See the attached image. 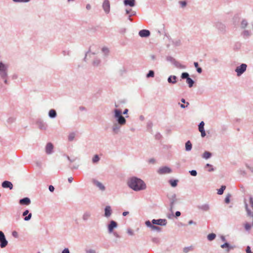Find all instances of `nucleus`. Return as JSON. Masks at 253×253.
Masks as SVG:
<instances>
[{"label":"nucleus","instance_id":"nucleus-12","mask_svg":"<svg viewBox=\"0 0 253 253\" xmlns=\"http://www.w3.org/2000/svg\"><path fill=\"white\" fill-rule=\"evenodd\" d=\"M123 125H120L117 123H114L112 126V132L114 134H117L120 132L121 127Z\"/></svg>","mask_w":253,"mask_h":253},{"label":"nucleus","instance_id":"nucleus-30","mask_svg":"<svg viewBox=\"0 0 253 253\" xmlns=\"http://www.w3.org/2000/svg\"><path fill=\"white\" fill-rule=\"evenodd\" d=\"M91 216V212L89 211H85L84 212L82 218L84 221H87Z\"/></svg>","mask_w":253,"mask_h":253},{"label":"nucleus","instance_id":"nucleus-33","mask_svg":"<svg viewBox=\"0 0 253 253\" xmlns=\"http://www.w3.org/2000/svg\"><path fill=\"white\" fill-rule=\"evenodd\" d=\"M185 150L186 151H190L192 148V144L190 140H188L185 145Z\"/></svg>","mask_w":253,"mask_h":253},{"label":"nucleus","instance_id":"nucleus-53","mask_svg":"<svg viewBox=\"0 0 253 253\" xmlns=\"http://www.w3.org/2000/svg\"><path fill=\"white\" fill-rule=\"evenodd\" d=\"M14 2H28L30 0H12Z\"/></svg>","mask_w":253,"mask_h":253},{"label":"nucleus","instance_id":"nucleus-25","mask_svg":"<svg viewBox=\"0 0 253 253\" xmlns=\"http://www.w3.org/2000/svg\"><path fill=\"white\" fill-rule=\"evenodd\" d=\"M215 27L221 32L225 31V26L224 24L220 22H217L215 25Z\"/></svg>","mask_w":253,"mask_h":253},{"label":"nucleus","instance_id":"nucleus-16","mask_svg":"<svg viewBox=\"0 0 253 253\" xmlns=\"http://www.w3.org/2000/svg\"><path fill=\"white\" fill-rule=\"evenodd\" d=\"M31 203V200L28 197H25L19 200V203L22 206H29Z\"/></svg>","mask_w":253,"mask_h":253},{"label":"nucleus","instance_id":"nucleus-58","mask_svg":"<svg viewBox=\"0 0 253 253\" xmlns=\"http://www.w3.org/2000/svg\"><path fill=\"white\" fill-rule=\"evenodd\" d=\"M206 167V168H208V167H210V168H211V169H209V170H208V171H210V172H211V171H213V170H214V169L212 168V166L210 164H206V167Z\"/></svg>","mask_w":253,"mask_h":253},{"label":"nucleus","instance_id":"nucleus-37","mask_svg":"<svg viewBox=\"0 0 253 253\" xmlns=\"http://www.w3.org/2000/svg\"><path fill=\"white\" fill-rule=\"evenodd\" d=\"M152 126H153V123L151 121H149L147 122V130L151 133H152Z\"/></svg>","mask_w":253,"mask_h":253},{"label":"nucleus","instance_id":"nucleus-34","mask_svg":"<svg viewBox=\"0 0 253 253\" xmlns=\"http://www.w3.org/2000/svg\"><path fill=\"white\" fill-rule=\"evenodd\" d=\"M194 249V247L192 246L186 247L183 248V251L184 253H187L190 251H193Z\"/></svg>","mask_w":253,"mask_h":253},{"label":"nucleus","instance_id":"nucleus-49","mask_svg":"<svg viewBox=\"0 0 253 253\" xmlns=\"http://www.w3.org/2000/svg\"><path fill=\"white\" fill-rule=\"evenodd\" d=\"M152 241L155 244H159L160 242V239L157 237H154L152 239Z\"/></svg>","mask_w":253,"mask_h":253},{"label":"nucleus","instance_id":"nucleus-60","mask_svg":"<svg viewBox=\"0 0 253 253\" xmlns=\"http://www.w3.org/2000/svg\"><path fill=\"white\" fill-rule=\"evenodd\" d=\"M127 233L129 235H131V236H133V235H134V232H133V230H132V229H131L130 228H128V229H127Z\"/></svg>","mask_w":253,"mask_h":253},{"label":"nucleus","instance_id":"nucleus-4","mask_svg":"<svg viewBox=\"0 0 253 253\" xmlns=\"http://www.w3.org/2000/svg\"><path fill=\"white\" fill-rule=\"evenodd\" d=\"M166 60L167 61L171 62L177 68L185 69L186 68L185 66L182 65L180 63L176 61L174 58L170 56H167Z\"/></svg>","mask_w":253,"mask_h":253},{"label":"nucleus","instance_id":"nucleus-64","mask_svg":"<svg viewBox=\"0 0 253 253\" xmlns=\"http://www.w3.org/2000/svg\"><path fill=\"white\" fill-rule=\"evenodd\" d=\"M61 253H70V251L68 248H65Z\"/></svg>","mask_w":253,"mask_h":253},{"label":"nucleus","instance_id":"nucleus-46","mask_svg":"<svg viewBox=\"0 0 253 253\" xmlns=\"http://www.w3.org/2000/svg\"><path fill=\"white\" fill-rule=\"evenodd\" d=\"M100 160L99 156L97 155H95L92 158V162L93 163H97Z\"/></svg>","mask_w":253,"mask_h":253},{"label":"nucleus","instance_id":"nucleus-57","mask_svg":"<svg viewBox=\"0 0 253 253\" xmlns=\"http://www.w3.org/2000/svg\"><path fill=\"white\" fill-rule=\"evenodd\" d=\"M135 15H136V12L135 11H132L131 12V14L129 15L128 17V19L129 21H132V19H131V17L132 16H134Z\"/></svg>","mask_w":253,"mask_h":253},{"label":"nucleus","instance_id":"nucleus-63","mask_svg":"<svg viewBox=\"0 0 253 253\" xmlns=\"http://www.w3.org/2000/svg\"><path fill=\"white\" fill-rule=\"evenodd\" d=\"M12 236L15 238H18V234L16 231H14L12 233Z\"/></svg>","mask_w":253,"mask_h":253},{"label":"nucleus","instance_id":"nucleus-15","mask_svg":"<svg viewBox=\"0 0 253 253\" xmlns=\"http://www.w3.org/2000/svg\"><path fill=\"white\" fill-rule=\"evenodd\" d=\"M102 7L106 13L108 14L110 12V4L108 0H105L102 4Z\"/></svg>","mask_w":253,"mask_h":253},{"label":"nucleus","instance_id":"nucleus-8","mask_svg":"<svg viewBox=\"0 0 253 253\" xmlns=\"http://www.w3.org/2000/svg\"><path fill=\"white\" fill-rule=\"evenodd\" d=\"M151 223L153 225H158L160 226H165L167 224V220L166 219H153L151 221Z\"/></svg>","mask_w":253,"mask_h":253},{"label":"nucleus","instance_id":"nucleus-21","mask_svg":"<svg viewBox=\"0 0 253 253\" xmlns=\"http://www.w3.org/2000/svg\"><path fill=\"white\" fill-rule=\"evenodd\" d=\"M93 183L94 185L97 187L100 190L103 191L105 190V187L104 186V185L100 182L98 181V180L94 179L93 180Z\"/></svg>","mask_w":253,"mask_h":253},{"label":"nucleus","instance_id":"nucleus-6","mask_svg":"<svg viewBox=\"0 0 253 253\" xmlns=\"http://www.w3.org/2000/svg\"><path fill=\"white\" fill-rule=\"evenodd\" d=\"M181 78L182 79H186V83L188 84L189 87H192L194 84V81L189 77V75L187 72H183L181 75Z\"/></svg>","mask_w":253,"mask_h":253},{"label":"nucleus","instance_id":"nucleus-35","mask_svg":"<svg viewBox=\"0 0 253 253\" xmlns=\"http://www.w3.org/2000/svg\"><path fill=\"white\" fill-rule=\"evenodd\" d=\"M211 153L209 151H205L203 154V157L206 159H208L211 157Z\"/></svg>","mask_w":253,"mask_h":253},{"label":"nucleus","instance_id":"nucleus-23","mask_svg":"<svg viewBox=\"0 0 253 253\" xmlns=\"http://www.w3.org/2000/svg\"><path fill=\"white\" fill-rule=\"evenodd\" d=\"M37 125L40 129L42 130H45L47 126V124L41 120L37 121Z\"/></svg>","mask_w":253,"mask_h":253},{"label":"nucleus","instance_id":"nucleus-20","mask_svg":"<svg viewBox=\"0 0 253 253\" xmlns=\"http://www.w3.org/2000/svg\"><path fill=\"white\" fill-rule=\"evenodd\" d=\"M1 186L4 188H9L10 190H11L13 188L12 183L7 180H5L2 182Z\"/></svg>","mask_w":253,"mask_h":253},{"label":"nucleus","instance_id":"nucleus-32","mask_svg":"<svg viewBox=\"0 0 253 253\" xmlns=\"http://www.w3.org/2000/svg\"><path fill=\"white\" fill-rule=\"evenodd\" d=\"M178 180L177 179H170L169 180V183L172 187H175L177 186Z\"/></svg>","mask_w":253,"mask_h":253},{"label":"nucleus","instance_id":"nucleus-5","mask_svg":"<svg viewBox=\"0 0 253 253\" xmlns=\"http://www.w3.org/2000/svg\"><path fill=\"white\" fill-rule=\"evenodd\" d=\"M247 65L246 64L242 63L240 66H237L235 69V72L238 77L241 76L247 70Z\"/></svg>","mask_w":253,"mask_h":253},{"label":"nucleus","instance_id":"nucleus-11","mask_svg":"<svg viewBox=\"0 0 253 253\" xmlns=\"http://www.w3.org/2000/svg\"><path fill=\"white\" fill-rule=\"evenodd\" d=\"M118 226V223L114 220H111L108 225V230L109 233H112L115 228Z\"/></svg>","mask_w":253,"mask_h":253},{"label":"nucleus","instance_id":"nucleus-28","mask_svg":"<svg viewBox=\"0 0 253 253\" xmlns=\"http://www.w3.org/2000/svg\"><path fill=\"white\" fill-rule=\"evenodd\" d=\"M48 116L51 119H54L57 117V113L55 109H50L48 112Z\"/></svg>","mask_w":253,"mask_h":253},{"label":"nucleus","instance_id":"nucleus-24","mask_svg":"<svg viewBox=\"0 0 253 253\" xmlns=\"http://www.w3.org/2000/svg\"><path fill=\"white\" fill-rule=\"evenodd\" d=\"M177 199L176 198V195L175 194H173L171 197L169 198L170 201V209H172L175 203L176 202Z\"/></svg>","mask_w":253,"mask_h":253},{"label":"nucleus","instance_id":"nucleus-42","mask_svg":"<svg viewBox=\"0 0 253 253\" xmlns=\"http://www.w3.org/2000/svg\"><path fill=\"white\" fill-rule=\"evenodd\" d=\"M181 102H182L183 103H186V106H185V105H184V104H180V107H181L182 108H186V107H187V106H188V105H189V102H186L185 99H184V98H182V99H181Z\"/></svg>","mask_w":253,"mask_h":253},{"label":"nucleus","instance_id":"nucleus-27","mask_svg":"<svg viewBox=\"0 0 253 253\" xmlns=\"http://www.w3.org/2000/svg\"><path fill=\"white\" fill-rule=\"evenodd\" d=\"M249 25V23L246 19H243L241 22L240 27L241 29H245Z\"/></svg>","mask_w":253,"mask_h":253},{"label":"nucleus","instance_id":"nucleus-19","mask_svg":"<svg viewBox=\"0 0 253 253\" xmlns=\"http://www.w3.org/2000/svg\"><path fill=\"white\" fill-rule=\"evenodd\" d=\"M53 145L51 142L47 143L45 146V152L47 154H51L53 153Z\"/></svg>","mask_w":253,"mask_h":253},{"label":"nucleus","instance_id":"nucleus-31","mask_svg":"<svg viewBox=\"0 0 253 253\" xmlns=\"http://www.w3.org/2000/svg\"><path fill=\"white\" fill-rule=\"evenodd\" d=\"M177 77L175 76H170L168 79V82L170 84H175L176 83Z\"/></svg>","mask_w":253,"mask_h":253},{"label":"nucleus","instance_id":"nucleus-18","mask_svg":"<svg viewBox=\"0 0 253 253\" xmlns=\"http://www.w3.org/2000/svg\"><path fill=\"white\" fill-rule=\"evenodd\" d=\"M150 32L148 30L143 29L139 31L138 35L142 38H147L150 35Z\"/></svg>","mask_w":253,"mask_h":253},{"label":"nucleus","instance_id":"nucleus-51","mask_svg":"<svg viewBox=\"0 0 253 253\" xmlns=\"http://www.w3.org/2000/svg\"><path fill=\"white\" fill-rule=\"evenodd\" d=\"M244 227L246 230L249 231L251 228V225L247 222L245 224Z\"/></svg>","mask_w":253,"mask_h":253},{"label":"nucleus","instance_id":"nucleus-1","mask_svg":"<svg viewBox=\"0 0 253 253\" xmlns=\"http://www.w3.org/2000/svg\"><path fill=\"white\" fill-rule=\"evenodd\" d=\"M127 185L129 188L134 191H142L145 190L147 188L145 182L136 176H132L129 178L127 181Z\"/></svg>","mask_w":253,"mask_h":253},{"label":"nucleus","instance_id":"nucleus-26","mask_svg":"<svg viewBox=\"0 0 253 253\" xmlns=\"http://www.w3.org/2000/svg\"><path fill=\"white\" fill-rule=\"evenodd\" d=\"M124 3L126 6H129L130 7H133L135 4V0H124Z\"/></svg>","mask_w":253,"mask_h":253},{"label":"nucleus","instance_id":"nucleus-54","mask_svg":"<svg viewBox=\"0 0 253 253\" xmlns=\"http://www.w3.org/2000/svg\"><path fill=\"white\" fill-rule=\"evenodd\" d=\"M190 174L193 176H196L197 175V172L196 170H191L189 171Z\"/></svg>","mask_w":253,"mask_h":253},{"label":"nucleus","instance_id":"nucleus-56","mask_svg":"<svg viewBox=\"0 0 253 253\" xmlns=\"http://www.w3.org/2000/svg\"><path fill=\"white\" fill-rule=\"evenodd\" d=\"M155 139H157V140H160L162 137V135L160 134V133L159 132H158L155 135Z\"/></svg>","mask_w":253,"mask_h":253},{"label":"nucleus","instance_id":"nucleus-39","mask_svg":"<svg viewBox=\"0 0 253 253\" xmlns=\"http://www.w3.org/2000/svg\"><path fill=\"white\" fill-rule=\"evenodd\" d=\"M155 76V72L153 70H149L148 73L146 74V78H153Z\"/></svg>","mask_w":253,"mask_h":253},{"label":"nucleus","instance_id":"nucleus-38","mask_svg":"<svg viewBox=\"0 0 253 253\" xmlns=\"http://www.w3.org/2000/svg\"><path fill=\"white\" fill-rule=\"evenodd\" d=\"M194 65L195 67L196 68V70H197V72L200 74L202 72L203 70H202V68L199 67L198 63L197 62H194Z\"/></svg>","mask_w":253,"mask_h":253},{"label":"nucleus","instance_id":"nucleus-40","mask_svg":"<svg viewBox=\"0 0 253 253\" xmlns=\"http://www.w3.org/2000/svg\"><path fill=\"white\" fill-rule=\"evenodd\" d=\"M76 136V133L75 132H71L68 135V140L69 141H72L74 140Z\"/></svg>","mask_w":253,"mask_h":253},{"label":"nucleus","instance_id":"nucleus-43","mask_svg":"<svg viewBox=\"0 0 253 253\" xmlns=\"http://www.w3.org/2000/svg\"><path fill=\"white\" fill-rule=\"evenodd\" d=\"M16 118L14 117H10L7 120V122L9 124H11L15 122Z\"/></svg>","mask_w":253,"mask_h":253},{"label":"nucleus","instance_id":"nucleus-48","mask_svg":"<svg viewBox=\"0 0 253 253\" xmlns=\"http://www.w3.org/2000/svg\"><path fill=\"white\" fill-rule=\"evenodd\" d=\"M179 3L180 4V5L182 8L185 7L187 5V4L186 1H185V0L179 1Z\"/></svg>","mask_w":253,"mask_h":253},{"label":"nucleus","instance_id":"nucleus-45","mask_svg":"<svg viewBox=\"0 0 253 253\" xmlns=\"http://www.w3.org/2000/svg\"><path fill=\"white\" fill-rule=\"evenodd\" d=\"M205 123L203 121H202L198 126V129L199 131L203 130L204 129Z\"/></svg>","mask_w":253,"mask_h":253},{"label":"nucleus","instance_id":"nucleus-29","mask_svg":"<svg viewBox=\"0 0 253 253\" xmlns=\"http://www.w3.org/2000/svg\"><path fill=\"white\" fill-rule=\"evenodd\" d=\"M198 209L204 211H208L210 210V206L208 204H204L197 207Z\"/></svg>","mask_w":253,"mask_h":253},{"label":"nucleus","instance_id":"nucleus-2","mask_svg":"<svg viewBox=\"0 0 253 253\" xmlns=\"http://www.w3.org/2000/svg\"><path fill=\"white\" fill-rule=\"evenodd\" d=\"M114 117L116 119V123L120 125H125L126 121L125 118L122 115V111L120 109H115L113 111Z\"/></svg>","mask_w":253,"mask_h":253},{"label":"nucleus","instance_id":"nucleus-62","mask_svg":"<svg viewBox=\"0 0 253 253\" xmlns=\"http://www.w3.org/2000/svg\"><path fill=\"white\" fill-rule=\"evenodd\" d=\"M86 253H96V251L92 249H88L85 251Z\"/></svg>","mask_w":253,"mask_h":253},{"label":"nucleus","instance_id":"nucleus-13","mask_svg":"<svg viewBox=\"0 0 253 253\" xmlns=\"http://www.w3.org/2000/svg\"><path fill=\"white\" fill-rule=\"evenodd\" d=\"M222 249H225L226 253H229L232 250H234L236 248L235 245H231L228 242H225L220 246Z\"/></svg>","mask_w":253,"mask_h":253},{"label":"nucleus","instance_id":"nucleus-3","mask_svg":"<svg viewBox=\"0 0 253 253\" xmlns=\"http://www.w3.org/2000/svg\"><path fill=\"white\" fill-rule=\"evenodd\" d=\"M0 77L1 78L8 77V66L1 61L0 62Z\"/></svg>","mask_w":253,"mask_h":253},{"label":"nucleus","instance_id":"nucleus-59","mask_svg":"<svg viewBox=\"0 0 253 253\" xmlns=\"http://www.w3.org/2000/svg\"><path fill=\"white\" fill-rule=\"evenodd\" d=\"M246 167L248 169H249L251 171V172L252 173H253V166H250L248 164H246Z\"/></svg>","mask_w":253,"mask_h":253},{"label":"nucleus","instance_id":"nucleus-36","mask_svg":"<svg viewBox=\"0 0 253 253\" xmlns=\"http://www.w3.org/2000/svg\"><path fill=\"white\" fill-rule=\"evenodd\" d=\"M216 237V234L214 233H210L207 236V239L209 241H211L215 239Z\"/></svg>","mask_w":253,"mask_h":253},{"label":"nucleus","instance_id":"nucleus-7","mask_svg":"<svg viewBox=\"0 0 253 253\" xmlns=\"http://www.w3.org/2000/svg\"><path fill=\"white\" fill-rule=\"evenodd\" d=\"M8 244L5 236L1 231H0V247L1 248H5Z\"/></svg>","mask_w":253,"mask_h":253},{"label":"nucleus","instance_id":"nucleus-14","mask_svg":"<svg viewBox=\"0 0 253 253\" xmlns=\"http://www.w3.org/2000/svg\"><path fill=\"white\" fill-rule=\"evenodd\" d=\"M252 35V32L251 30L244 29V30L241 33V36L244 39H249Z\"/></svg>","mask_w":253,"mask_h":253},{"label":"nucleus","instance_id":"nucleus-52","mask_svg":"<svg viewBox=\"0 0 253 253\" xmlns=\"http://www.w3.org/2000/svg\"><path fill=\"white\" fill-rule=\"evenodd\" d=\"M70 51L69 50H64L62 51V53L64 56L70 55Z\"/></svg>","mask_w":253,"mask_h":253},{"label":"nucleus","instance_id":"nucleus-17","mask_svg":"<svg viewBox=\"0 0 253 253\" xmlns=\"http://www.w3.org/2000/svg\"><path fill=\"white\" fill-rule=\"evenodd\" d=\"M22 215L24 217L23 219L25 221H29L31 219L32 214V213L29 212L28 210H26L23 212Z\"/></svg>","mask_w":253,"mask_h":253},{"label":"nucleus","instance_id":"nucleus-44","mask_svg":"<svg viewBox=\"0 0 253 253\" xmlns=\"http://www.w3.org/2000/svg\"><path fill=\"white\" fill-rule=\"evenodd\" d=\"M100 63V60L98 58H95L93 61V65L94 66H98Z\"/></svg>","mask_w":253,"mask_h":253},{"label":"nucleus","instance_id":"nucleus-10","mask_svg":"<svg viewBox=\"0 0 253 253\" xmlns=\"http://www.w3.org/2000/svg\"><path fill=\"white\" fill-rule=\"evenodd\" d=\"M145 224L147 227L150 228L152 230H156L158 232H160L162 230L161 227L152 224L150 220H146Z\"/></svg>","mask_w":253,"mask_h":253},{"label":"nucleus","instance_id":"nucleus-9","mask_svg":"<svg viewBox=\"0 0 253 253\" xmlns=\"http://www.w3.org/2000/svg\"><path fill=\"white\" fill-rule=\"evenodd\" d=\"M171 171H172L171 169L167 166L162 167L160 168L157 170V172L159 174H165L170 173L171 172Z\"/></svg>","mask_w":253,"mask_h":253},{"label":"nucleus","instance_id":"nucleus-61","mask_svg":"<svg viewBox=\"0 0 253 253\" xmlns=\"http://www.w3.org/2000/svg\"><path fill=\"white\" fill-rule=\"evenodd\" d=\"M246 253H253L252 251L250 246H248L246 249Z\"/></svg>","mask_w":253,"mask_h":253},{"label":"nucleus","instance_id":"nucleus-41","mask_svg":"<svg viewBox=\"0 0 253 253\" xmlns=\"http://www.w3.org/2000/svg\"><path fill=\"white\" fill-rule=\"evenodd\" d=\"M225 189L226 186L225 185H222L221 187L218 190L217 194L218 195H222Z\"/></svg>","mask_w":253,"mask_h":253},{"label":"nucleus","instance_id":"nucleus-47","mask_svg":"<svg viewBox=\"0 0 253 253\" xmlns=\"http://www.w3.org/2000/svg\"><path fill=\"white\" fill-rule=\"evenodd\" d=\"M102 51L105 55H107L109 52V50L107 47H103L102 48Z\"/></svg>","mask_w":253,"mask_h":253},{"label":"nucleus","instance_id":"nucleus-22","mask_svg":"<svg viewBox=\"0 0 253 253\" xmlns=\"http://www.w3.org/2000/svg\"><path fill=\"white\" fill-rule=\"evenodd\" d=\"M104 211H105L104 216L106 217H110L112 212V211L111 207L109 206H106L104 209Z\"/></svg>","mask_w":253,"mask_h":253},{"label":"nucleus","instance_id":"nucleus-55","mask_svg":"<svg viewBox=\"0 0 253 253\" xmlns=\"http://www.w3.org/2000/svg\"><path fill=\"white\" fill-rule=\"evenodd\" d=\"M249 203L252 210H253V198L251 196L250 197Z\"/></svg>","mask_w":253,"mask_h":253},{"label":"nucleus","instance_id":"nucleus-50","mask_svg":"<svg viewBox=\"0 0 253 253\" xmlns=\"http://www.w3.org/2000/svg\"><path fill=\"white\" fill-rule=\"evenodd\" d=\"M230 197H231V195L230 194H228L226 197H225V203H226V204H229L230 203Z\"/></svg>","mask_w":253,"mask_h":253}]
</instances>
